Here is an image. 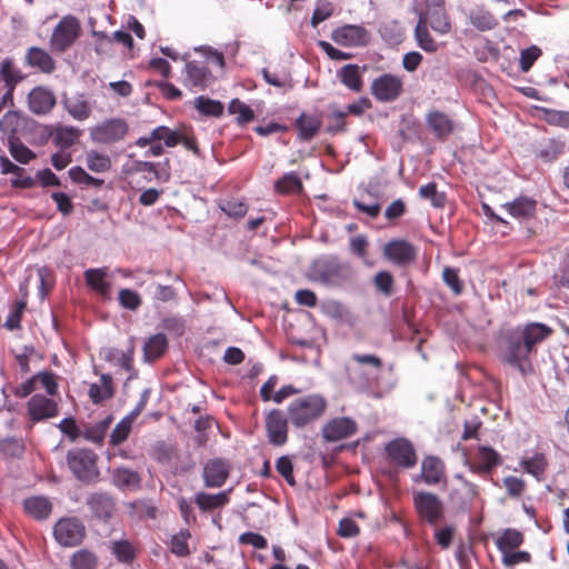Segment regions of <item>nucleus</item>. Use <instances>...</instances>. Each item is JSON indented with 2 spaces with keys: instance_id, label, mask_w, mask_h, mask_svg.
<instances>
[{
  "instance_id": "obj_1",
  "label": "nucleus",
  "mask_w": 569,
  "mask_h": 569,
  "mask_svg": "<svg viewBox=\"0 0 569 569\" xmlns=\"http://www.w3.org/2000/svg\"><path fill=\"white\" fill-rule=\"evenodd\" d=\"M553 329L542 322H528L508 330L500 345V360L518 371L522 378L535 373L537 346L546 341Z\"/></svg>"
},
{
  "instance_id": "obj_2",
  "label": "nucleus",
  "mask_w": 569,
  "mask_h": 569,
  "mask_svg": "<svg viewBox=\"0 0 569 569\" xmlns=\"http://www.w3.org/2000/svg\"><path fill=\"white\" fill-rule=\"evenodd\" d=\"M328 402L320 393H309L293 399L287 407L289 422L297 429L312 427L326 413Z\"/></svg>"
},
{
  "instance_id": "obj_3",
  "label": "nucleus",
  "mask_w": 569,
  "mask_h": 569,
  "mask_svg": "<svg viewBox=\"0 0 569 569\" xmlns=\"http://www.w3.org/2000/svg\"><path fill=\"white\" fill-rule=\"evenodd\" d=\"M412 503L419 520L431 527H437L445 519L443 502L431 491H415Z\"/></svg>"
},
{
  "instance_id": "obj_4",
  "label": "nucleus",
  "mask_w": 569,
  "mask_h": 569,
  "mask_svg": "<svg viewBox=\"0 0 569 569\" xmlns=\"http://www.w3.org/2000/svg\"><path fill=\"white\" fill-rule=\"evenodd\" d=\"M98 456L90 449H73L67 453V462L74 477L83 482H94L99 478Z\"/></svg>"
},
{
  "instance_id": "obj_5",
  "label": "nucleus",
  "mask_w": 569,
  "mask_h": 569,
  "mask_svg": "<svg viewBox=\"0 0 569 569\" xmlns=\"http://www.w3.org/2000/svg\"><path fill=\"white\" fill-rule=\"evenodd\" d=\"M138 148H146L149 146L146 156L160 157L164 153V147L173 148L178 146V138L176 130L167 126H158L151 130L147 136L139 137L134 141Z\"/></svg>"
},
{
  "instance_id": "obj_6",
  "label": "nucleus",
  "mask_w": 569,
  "mask_h": 569,
  "mask_svg": "<svg viewBox=\"0 0 569 569\" xmlns=\"http://www.w3.org/2000/svg\"><path fill=\"white\" fill-rule=\"evenodd\" d=\"M129 133V123L123 118H110L96 124L90 130V138L100 144H114Z\"/></svg>"
},
{
  "instance_id": "obj_7",
  "label": "nucleus",
  "mask_w": 569,
  "mask_h": 569,
  "mask_svg": "<svg viewBox=\"0 0 569 569\" xmlns=\"http://www.w3.org/2000/svg\"><path fill=\"white\" fill-rule=\"evenodd\" d=\"M418 253V248L406 239H392L386 242L382 248L383 258L400 268L415 264Z\"/></svg>"
},
{
  "instance_id": "obj_8",
  "label": "nucleus",
  "mask_w": 569,
  "mask_h": 569,
  "mask_svg": "<svg viewBox=\"0 0 569 569\" xmlns=\"http://www.w3.org/2000/svg\"><path fill=\"white\" fill-rule=\"evenodd\" d=\"M503 462L502 456L490 446H478L475 453L466 461L468 469L480 477L489 476Z\"/></svg>"
},
{
  "instance_id": "obj_9",
  "label": "nucleus",
  "mask_w": 569,
  "mask_h": 569,
  "mask_svg": "<svg viewBox=\"0 0 569 569\" xmlns=\"http://www.w3.org/2000/svg\"><path fill=\"white\" fill-rule=\"evenodd\" d=\"M80 34V24L72 16L63 17L50 37V47L54 52H64L69 49Z\"/></svg>"
},
{
  "instance_id": "obj_10",
  "label": "nucleus",
  "mask_w": 569,
  "mask_h": 569,
  "mask_svg": "<svg viewBox=\"0 0 569 569\" xmlns=\"http://www.w3.org/2000/svg\"><path fill=\"white\" fill-rule=\"evenodd\" d=\"M56 540L63 547H74L86 537V527L77 517L61 518L53 527Z\"/></svg>"
},
{
  "instance_id": "obj_11",
  "label": "nucleus",
  "mask_w": 569,
  "mask_h": 569,
  "mask_svg": "<svg viewBox=\"0 0 569 569\" xmlns=\"http://www.w3.org/2000/svg\"><path fill=\"white\" fill-rule=\"evenodd\" d=\"M388 459L398 467L410 469L417 465L418 456L410 440L396 438L386 445Z\"/></svg>"
},
{
  "instance_id": "obj_12",
  "label": "nucleus",
  "mask_w": 569,
  "mask_h": 569,
  "mask_svg": "<svg viewBox=\"0 0 569 569\" xmlns=\"http://www.w3.org/2000/svg\"><path fill=\"white\" fill-rule=\"evenodd\" d=\"M455 478L460 485L450 491V501L459 510L470 511L475 501L480 498V488L461 473L455 475Z\"/></svg>"
},
{
  "instance_id": "obj_13",
  "label": "nucleus",
  "mask_w": 569,
  "mask_h": 569,
  "mask_svg": "<svg viewBox=\"0 0 569 569\" xmlns=\"http://www.w3.org/2000/svg\"><path fill=\"white\" fill-rule=\"evenodd\" d=\"M370 91L378 101L391 102L402 93L403 82L398 76L383 73L372 81Z\"/></svg>"
},
{
  "instance_id": "obj_14",
  "label": "nucleus",
  "mask_w": 569,
  "mask_h": 569,
  "mask_svg": "<svg viewBox=\"0 0 569 569\" xmlns=\"http://www.w3.org/2000/svg\"><path fill=\"white\" fill-rule=\"evenodd\" d=\"M288 416L280 409H272L266 416V431L268 441L274 447H281L288 441Z\"/></svg>"
},
{
  "instance_id": "obj_15",
  "label": "nucleus",
  "mask_w": 569,
  "mask_h": 569,
  "mask_svg": "<svg viewBox=\"0 0 569 569\" xmlns=\"http://www.w3.org/2000/svg\"><path fill=\"white\" fill-rule=\"evenodd\" d=\"M331 39L339 46L362 47L369 43L370 33L366 28L361 26L345 24L333 30Z\"/></svg>"
},
{
  "instance_id": "obj_16",
  "label": "nucleus",
  "mask_w": 569,
  "mask_h": 569,
  "mask_svg": "<svg viewBox=\"0 0 569 569\" xmlns=\"http://www.w3.org/2000/svg\"><path fill=\"white\" fill-rule=\"evenodd\" d=\"M27 102L31 113L46 116L56 107L57 98L51 89L44 86H37L28 93Z\"/></svg>"
},
{
  "instance_id": "obj_17",
  "label": "nucleus",
  "mask_w": 569,
  "mask_h": 569,
  "mask_svg": "<svg viewBox=\"0 0 569 569\" xmlns=\"http://www.w3.org/2000/svg\"><path fill=\"white\" fill-rule=\"evenodd\" d=\"M27 411L32 423L54 418L59 415L58 403L43 395H33L27 402Z\"/></svg>"
},
{
  "instance_id": "obj_18",
  "label": "nucleus",
  "mask_w": 569,
  "mask_h": 569,
  "mask_svg": "<svg viewBox=\"0 0 569 569\" xmlns=\"http://www.w3.org/2000/svg\"><path fill=\"white\" fill-rule=\"evenodd\" d=\"M357 432V423L348 417L329 420L322 428V437L330 442L351 437Z\"/></svg>"
},
{
  "instance_id": "obj_19",
  "label": "nucleus",
  "mask_w": 569,
  "mask_h": 569,
  "mask_svg": "<svg viewBox=\"0 0 569 569\" xmlns=\"http://www.w3.org/2000/svg\"><path fill=\"white\" fill-rule=\"evenodd\" d=\"M426 123L433 136L439 140H446L453 132L455 122L445 112L431 110L426 116Z\"/></svg>"
},
{
  "instance_id": "obj_20",
  "label": "nucleus",
  "mask_w": 569,
  "mask_h": 569,
  "mask_svg": "<svg viewBox=\"0 0 569 569\" xmlns=\"http://www.w3.org/2000/svg\"><path fill=\"white\" fill-rule=\"evenodd\" d=\"M420 476L428 486H437L446 479V465L437 456H426L421 461Z\"/></svg>"
},
{
  "instance_id": "obj_21",
  "label": "nucleus",
  "mask_w": 569,
  "mask_h": 569,
  "mask_svg": "<svg viewBox=\"0 0 569 569\" xmlns=\"http://www.w3.org/2000/svg\"><path fill=\"white\" fill-rule=\"evenodd\" d=\"M126 174L132 179L134 176L142 174L147 182H151L152 180L166 182L170 179L169 171H160L154 162L142 160L132 161V163L127 167Z\"/></svg>"
},
{
  "instance_id": "obj_22",
  "label": "nucleus",
  "mask_w": 569,
  "mask_h": 569,
  "mask_svg": "<svg viewBox=\"0 0 569 569\" xmlns=\"http://www.w3.org/2000/svg\"><path fill=\"white\" fill-rule=\"evenodd\" d=\"M26 66L50 74L56 70V61L50 53L40 47H30L24 56Z\"/></svg>"
},
{
  "instance_id": "obj_23",
  "label": "nucleus",
  "mask_w": 569,
  "mask_h": 569,
  "mask_svg": "<svg viewBox=\"0 0 569 569\" xmlns=\"http://www.w3.org/2000/svg\"><path fill=\"white\" fill-rule=\"evenodd\" d=\"M116 395L113 379L109 373H101L99 382L91 383L88 390L89 399L94 405H101Z\"/></svg>"
},
{
  "instance_id": "obj_24",
  "label": "nucleus",
  "mask_w": 569,
  "mask_h": 569,
  "mask_svg": "<svg viewBox=\"0 0 569 569\" xmlns=\"http://www.w3.org/2000/svg\"><path fill=\"white\" fill-rule=\"evenodd\" d=\"M87 505L92 513L100 520H108L114 511V501L106 492H94L87 498Z\"/></svg>"
},
{
  "instance_id": "obj_25",
  "label": "nucleus",
  "mask_w": 569,
  "mask_h": 569,
  "mask_svg": "<svg viewBox=\"0 0 569 569\" xmlns=\"http://www.w3.org/2000/svg\"><path fill=\"white\" fill-rule=\"evenodd\" d=\"M228 475V466L220 459L208 461L203 468L204 483L210 488H219L223 486Z\"/></svg>"
},
{
  "instance_id": "obj_26",
  "label": "nucleus",
  "mask_w": 569,
  "mask_h": 569,
  "mask_svg": "<svg viewBox=\"0 0 569 569\" xmlns=\"http://www.w3.org/2000/svg\"><path fill=\"white\" fill-rule=\"evenodd\" d=\"M510 216L516 219H531L536 214L537 201L532 198L520 196L513 201L507 202L502 206Z\"/></svg>"
},
{
  "instance_id": "obj_27",
  "label": "nucleus",
  "mask_w": 569,
  "mask_h": 569,
  "mask_svg": "<svg viewBox=\"0 0 569 569\" xmlns=\"http://www.w3.org/2000/svg\"><path fill=\"white\" fill-rule=\"evenodd\" d=\"M187 81L190 86L203 89L211 79V72L204 61H189L186 64Z\"/></svg>"
},
{
  "instance_id": "obj_28",
  "label": "nucleus",
  "mask_w": 569,
  "mask_h": 569,
  "mask_svg": "<svg viewBox=\"0 0 569 569\" xmlns=\"http://www.w3.org/2000/svg\"><path fill=\"white\" fill-rule=\"evenodd\" d=\"M566 142L555 138L543 139L535 149V156L542 162H552L565 153Z\"/></svg>"
},
{
  "instance_id": "obj_29",
  "label": "nucleus",
  "mask_w": 569,
  "mask_h": 569,
  "mask_svg": "<svg viewBox=\"0 0 569 569\" xmlns=\"http://www.w3.org/2000/svg\"><path fill=\"white\" fill-rule=\"evenodd\" d=\"M142 408L143 402L139 403V406L134 410H132L129 415H127L117 423V426L114 427L110 435L109 441L112 446H119L128 439L132 428V423L142 411Z\"/></svg>"
},
{
  "instance_id": "obj_30",
  "label": "nucleus",
  "mask_w": 569,
  "mask_h": 569,
  "mask_svg": "<svg viewBox=\"0 0 569 569\" xmlns=\"http://www.w3.org/2000/svg\"><path fill=\"white\" fill-rule=\"evenodd\" d=\"M27 76L17 66L12 57H6L0 62V81L3 82V87L17 88Z\"/></svg>"
},
{
  "instance_id": "obj_31",
  "label": "nucleus",
  "mask_w": 569,
  "mask_h": 569,
  "mask_svg": "<svg viewBox=\"0 0 569 569\" xmlns=\"http://www.w3.org/2000/svg\"><path fill=\"white\" fill-rule=\"evenodd\" d=\"M322 120L319 116L301 113L296 120L295 127L298 130V137L302 141H310L319 132Z\"/></svg>"
},
{
  "instance_id": "obj_32",
  "label": "nucleus",
  "mask_w": 569,
  "mask_h": 569,
  "mask_svg": "<svg viewBox=\"0 0 569 569\" xmlns=\"http://www.w3.org/2000/svg\"><path fill=\"white\" fill-rule=\"evenodd\" d=\"M23 509L30 517L37 520H44L52 511V503L46 497L34 496L23 501Z\"/></svg>"
},
{
  "instance_id": "obj_33",
  "label": "nucleus",
  "mask_w": 569,
  "mask_h": 569,
  "mask_svg": "<svg viewBox=\"0 0 569 569\" xmlns=\"http://www.w3.org/2000/svg\"><path fill=\"white\" fill-rule=\"evenodd\" d=\"M168 349V339L163 333H156L147 339L143 346V359L153 362L160 359Z\"/></svg>"
},
{
  "instance_id": "obj_34",
  "label": "nucleus",
  "mask_w": 569,
  "mask_h": 569,
  "mask_svg": "<svg viewBox=\"0 0 569 569\" xmlns=\"http://www.w3.org/2000/svg\"><path fill=\"white\" fill-rule=\"evenodd\" d=\"M113 417L108 416L104 419L93 423V425H83L81 430V437L86 440L96 443L102 445L106 438L107 431L112 423Z\"/></svg>"
},
{
  "instance_id": "obj_35",
  "label": "nucleus",
  "mask_w": 569,
  "mask_h": 569,
  "mask_svg": "<svg viewBox=\"0 0 569 569\" xmlns=\"http://www.w3.org/2000/svg\"><path fill=\"white\" fill-rule=\"evenodd\" d=\"M338 78L343 86L353 92H360L363 80L358 64H346L338 71Z\"/></svg>"
},
{
  "instance_id": "obj_36",
  "label": "nucleus",
  "mask_w": 569,
  "mask_h": 569,
  "mask_svg": "<svg viewBox=\"0 0 569 569\" xmlns=\"http://www.w3.org/2000/svg\"><path fill=\"white\" fill-rule=\"evenodd\" d=\"M427 19V24L440 34H446L451 29L449 16L445 8L427 9L425 14H420Z\"/></svg>"
},
{
  "instance_id": "obj_37",
  "label": "nucleus",
  "mask_w": 569,
  "mask_h": 569,
  "mask_svg": "<svg viewBox=\"0 0 569 569\" xmlns=\"http://www.w3.org/2000/svg\"><path fill=\"white\" fill-rule=\"evenodd\" d=\"M274 191L278 194H299L303 190V184L300 177L296 172L284 173L273 184Z\"/></svg>"
},
{
  "instance_id": "obj_38",
  "label": "nucleus",
  "mask_w": 569,
  "mask_h": 569,
  "mask_svg": "<svg viewBox=\"0 0 569 569\" xmlns=\"http://www.w3.org/2000/svg\"><path fill=\"white\" fill-rule=\"evenodd\" d=\"M525 537L522 532L517 529L508 528L496 540L498 550L505 555L509 551L516 550L523 543Z\"/></svg>"
},
{
  "instance_id": "obj_39",
  "label": "nucleus",
  "mask_w": 569,
  "mask_h": 569,
  "mask_svg": "<svg viewBox=\"0 0 569 569\" xmlns=\"http://www.w3.org/2000/svg\"><path fill=\"white\" fill-rule=\"evenodd\" d=\"M107 268L88 269L84 271V279L87 284L94 291L106 296L110 291V284L106 280Z\"/></svg>"
},
{
  "instance_id": "obj_40",
  "label": "nucleus",
  "mask_w": 569,
  "mask_h": 569,
  "mask_svg": "<svg viewBox=\"0 0 569 569\" xmlns=\"http://www.w3.org/2000/svg\"><path fill=\"white\" fill-rule=\"evenodd\" d=\"M415 38L417 40L418 46L426 52L432 53L438 50V43L430 34L427 27V19L425 17H419L418 23L415 29Z\"/></svg>"
},
{
  "instance_id": "obj_41",
  "label": "nucleus",
  "mask_w": 569,
  "mask_h": 569,
  "mask_svg": "<svg viewBox=\"0 0 569 569\" xmlns=\"http://www.w3.org/2000/svg\"><path fill=\"white\" fill-rule=\"evenodd\" d=\"M141 478L137 471L117 468L112 471V482L120 489L139 487Z\"/></svg>"
},
{
  "instance_id": "obj_42",
  "label": "nucleus",
  "mask_w": 569,
  "mask_h": 569,
  "mask_svg": "<svg viewBox=\"0 0 569 569\" xmlns=\"http://www.w3.org/2000/svg\"><path fill=\"white\" fill-rule=\"evenodd\" d=\"M63 104L68 113L76 120L83 121L91 114V107L82 96L66 100Z\"/></svg>"
},
{
  "instance_id": "obj_43",
  "label": "nucleus",
  "mask_w": 569,
  "mask_h": 569,
  "mask_svg": "<svg viewBox=\"0 0 569 569\" xmlns=\"http://www.w3.org/2000/svg\"><path fill=\"white\" fill-rule=\"evenodd\" d=\"M86 164L90 171L103 173L111 169V158L103 152L90 150L86 153Z\"/></svg>"
},
{
  "instance_id": "obj_44",
  "label": "nucleus",
  "mask_w": 569,
  "mask_h": 569,
  "mask_svg": "<svg viewBox=\"0 0 569 569\" xmlns=\"http://www.w3.org/2000/svg\"><path fill=\"white\" fill-rule=\"evenodd\" d=\"M110 551L119 562L131 563L136 559V548L126 539L112 541Z\"/></svg>"
},
{
  "instance_id": "obj_45",
  "label": "nucleus",
  "mask_w": 569,
  "mask_h": 569,
  "mask_svg": "<svg viewBox=\"0 0 569 569\" xmlns=\"http://www.w3.org/2000/svg\"><path fill=\"white\" fill-rule=\"evenodd\" d=\"M228 501L229 498L226 492H219L216 495L199 492L194 499V502L202 511H209L223 507L226 503H228Z\"/></svg>"
},
{
  "instance_id": "obj_46",
  "label": "nucleus",
  "mask_w": 569,
  "mask_h": 569,
  "mask_svg": "<svg viewBox=\"0 0 569 569\" xmlns=\"http://www.w3.org/2000/svg\"><path fill=\"white\" fill-rule=\"evenodd\" d=\"M80 134V130L74 127L58 126L52 134L56 146L61 149L70 148Z\"/></svg>"
},
{
  "instance_id": "obj_47",
  "label": "nucleus",
  "mask_w": 569,
  "mask_h": 569,
  "mask_svg": "<svg viewBox=\"0 0 569 569\" xmlns=\"http://www.w3.org/2000/svg\"><path fill=\"white\" fill-rule=\"evenodd\" d=\"M470 23L479 31H489L498 26V20L489 11L475 10L471 11Z\"/></svg>"
},
{
  "instance_id": "obj_48",
  "label": "nucleus",
  "mask_w": 569,
  "mask_h": 569,
  "mask_svg": "<svg viewBox=\"0 0 569 569\" xmlns=\"http://www.w3.org/2000/svg\"><path fill=\"white\" fill-rule=\"evenodd\" d=\"M191 533L188 529H182L171 537L170 550L177 557H188L191 551L189 549V539Z\"/></svg>"
},
{
  "instance_id": "obj_49",
  "label": "nucleus",
  "mask_w": 569,
  "mask_h": 569,
  "mask_svg": "<svg viewBox=\"0 0 569 569\" xmlns=\"http://www.w3.org/2000/svg\"><path fill=\"white\" fill-rule=\"evenodd\" d=\"M70 563L72 569H97L98 558L93 552L81 549L73 553Z\"/></svg>"
},
{
  "instance_id": "obj_50",
  "label": "nucleus",
  "mask_w": 569,
  "mask_h": 569,
  "mask_svg": "<svg viewBox=\"0 0 569 569\" xmlns=\"http://www.w3.org/2000/svg\"><path fill=\"white\" fill-rule=\"evenodd\" d=\"M23 451L22 440L16 437H7L0 440V455L6 459L18 458L22 456Z\"/></svg>"
},
{
  "instance_id": "obj_51",
  "label": "nucleus",
  "mask_w": 569,
  "mask_h": 569,
  "mask_svg": "<svg viewBox=\"0 0 569 569\" xmlns=\"http://www.w3.org/2000/svg\"><path fill=\"white\" fill-rule=\"evenodd\" d=\"M196 109L209 117H220L223 112V104L218 100L200 96L194 100Z\"/></svg>"
},
{
  "instance_id": "obj_52",
  "label": "nucleus",
  "mask_w": 569,
  "mask_h": 569,
  "mask_svg": "<svg viewBox=\"0 0 569 569\" xmlns=\"http://www.w3.org/2000/svg\"><path fill=\"white\" fill-rule=\"evenodd\" d=\"M419 196L422 199L430 200L435 208H443L446 204V193L438 191L437 183L430 182L419 188Z\"/></svg>"
},
{
  "instance_id": "obj_53",
  "label": "nucleus",
  "mask_w": 569,
  "mask_h": 569,
  "mask_svg": "<svg viewBox=\"0 0 569 569\" xmlns=\"http://www.w3.org/2000/svg\"><path fill=\"white\" fill-rule=\"evenodd\" d=\"M69 177L72 182L78 184L93 186L99 188L103 184V180L90 176L82 167L76 166L69 169Z\"/></svg>"
},
{
  "instance_id": "obj_54",
  "label": "nucleus",
  "mask_w": 569,
  "mask_h": 569,
  "mask_svg": "<svg viewBox=\"0 0 569 569\" xmlns=\"http://www.w3.org/2000/svg\"><path fill=\"white\" fill-rule=\"evenodd\" d=\"M228 110L231 114L237 116V121L240 124L248 123L254 118L253 110L238 99H234L229 103Z\"/></svg>"
},
{
  "instance_id": "obj_55",
  "label": "nucleus",
  "mask_w": 569,
  "mask_h": 569,
  "mask_svg": "<svg viewBox=\"0 0 569 569\" xmlns=\"http://www.w3.org/2000/svg\"><path fill=\"white\" fill-rule=\"evenodd\" d=\"M442 280L451 289L455 296L462 293L463 282L460 279L458 269L452 267H445L442 271Z\"/></svg>"
},
{
  "instance_id": "obj_56",
  "label": "nucleus",
  "mask_w": 569,
  "mask_h": 569,
  "mask_svg": "<svg viewBox=\"0 0 569 569\" xmlns=\"http://www.w3.org/2000/svg\"><path fill=\"white\" fill-rule=\"evenodd\" d=\"M118 300L122 308L131 311L137 310L142 303L140 295L131 289H121Z\"/></svg>"
},
{
  "instance_id": "obj_57",
  "label": "nucleus",
  "mask_w": 569,
  "mask_h": 569,
  "mask_svg": "<svg viewBox=\"0 0 569 569\" xmlns=\"http://www.w3.org/2000/svg\"><path fill=\"white\" fill-rule=\"evenodd\" d=\"M542 51L537 46H531L529 48H526L521 50L520 52V59H519V67L522 72H528L533 63L538 60V58L541 56Z\"/></svg>"
},
{
  "instance_id": "obj_58",
  "label": "nucleus",
  "mask_w": 569,
  "mask_h": 569,
  "mask_svg": "<svg viewBox=\"0 0 569 569\" xmlns=\"http://www.w3.org/2000/svg\"><path fill=\"white\" fill-rule=\"evenodd\" d=\"M521 465L528 473L539 478L547 468V460L543 455H536L532 458L523 460Z\"/></svg>"
},
{
  "instance_id": "obj_59",
  "label": "nucleus",
  "mask_w": 569,
  "mask_h": 569,
  "mask_svg": "<svg viewBox=\"0 0 569 569\" xmlns=\"http://www.w3.org/2000/svg\"><path fill=\"white\" fill-rule=\"evenodd\" d=\"M347 112L340 110H333L329 116V123L327 126V132L331 134L345 132L347 130L346 122Z\"/></svg>"
},
{
  "instance_id": "obj_60",
  "label": "nucleus",
  "mask_w": 569,
  "mask_h": 569,
  "mask_svg": "<svg viewBox=\"0 0 569 569\" xmlns=\"http://www.w3.org/2000/svg\"><path fill=\"white\" fill-rule=\"evenodd\" d=\"M393 283V276L389 271H379L373 278L376 289L386 297L392 293Z\"/></svg>"
},
{
  "instance_id": "obj_61",
  "label": "nucleus",
  "mask_w": 569,
  "mask_h": 569,
  "mask_svg": "<svg viewBox=\"0 0 569 569\" xmlns=\"http://www.w3.org/2000/svg\"><path fill=\"white\" fill-rule=\"evenodd\" d=\"M346 375L351 385L359 388H369L370 379L368 375L361 371L358 367L350 363L346 365Z\"/></svg>"
},
{
  "instance_id": "obj_62",
  "label": "nucleus",
  "mask_w": 569,
  "mask_h": 569,
  "mask_svg": "<svg viewBox=\"0 0 569 569\" xmlns=\"http://www.w3.org/2000/svg\"><path fill=\"white\" fill-rule=\"evenodd\" d=\"M10 153L14 160L20 163H28L36 158V154L20 141H10Z\"/></svg>"
},
{
  "instance_id": "obj_63",
  "label": "nucleus",
  "mask_w": 569,
  "mask_h": 569,
  "mask_svg": "<svg viewBox=\"0 0 569 569\" xmlns=\"http://www.w3.org/2000/svg\"><path fill=\"white\" fill-rule=\"evenodd\" d=\"M34 376L37 383H40L41 388H43L49 396H56L58 393L59 386L53 372L42 371Z\"/></svg>"
},
{
  "instance_id": "obj_64",
  "label": "nucleus",
  "mask_w": 569,
  "mask_h": 569,
  "mask_svg": "<svg viewBox=\"0 0 569 569\" xmlns=\"http://www.w3.org/2000/svg\"><path fill=\"white\" fill-rule=\"evenodd\" d=\"M503 487L511 498H520L526 489V483L522 479L515 477V476H508L503 478Z\"/></svg>"
}]
</instances>
